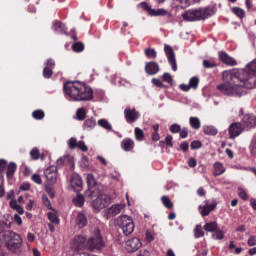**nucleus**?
Returning a JSON list of instances; mask_svg holds the SVG:
<instances>
[{
	"mask_svg": "<svg viewBox=\"0 0 256 256\" xmlns=\"http://www.w3.org/2000/svg\"><path fill=\"white\" fill-rule=\"evenodd\" d=\"M223 84L217 86L218 91L228 97L247 95L245 89L256 87V59L247 64L246 69H232L222 73Z\"/></svg>",
	"mask_w": 256,
	"mask_h": 256,
	"instance_id": "1",
	"label": "nucleus"
},
{
	"mask_svg": "<svg viewBox=\"0 0 256 256\" xmlns=\"http://www.w3.org/2000/svg\"><path fill=\"white\" fill-rule=\"evenodd\" d=\"M63 89L73 101H93V88L81 82H66Z\"/></svg>",
	"mask_w": 256,
	"mask_h": 256,
	"instance_id": "2",
	"label": "nucleus"
},
{
	"mask_svg": "<svg viewBox=\"0 0 256 256\" xmlns=\"http://www.w3.org/2000/svg\"><path fill=\"white\" fill-rule=\"evenodd\" d=\"M215 14V7L207 6L204 8L187 10L182 14L184 21L193 22V21H205L209 17H213Z\"/></svg>",
	"mask_w": 256,
	"mask_h": 256,
	"instance_id": "3",
	"label": "nucleus"
},
{
	"mask_svg": "<svg viewBox=\"0 0 256 256\" xmlns=\"http://www.w3.org/2000/svg\"><path fill=\"white\" fill-rule=\"evenodd\" d=\"M1 227L2 231H0V241H2V243H5L9 251H17V249H19V247L23 245V240L21 239V236L13 231H4L5 224H3V222H1Z\"/></svg>",
	"mask_w": 256,
	"mask_h": 256,
	"instance_id": "4",
	"label": "nucleus"
},
{
	"mask_svg": "<svg viewBox=\"0 0 256 256\" xmlns=\"http://www.w3.org/2000/svg\"><path fill=\"white\" fill-rule=\"evenodd\" d=\"M105 247V241L101 236L100 230H95L94 236L90 237L87 241L88 251H102Z\"/></svg>",
	"mask_w": 256,
	"mask_h": 256,
	"instance_id": "5",
	"label": "nucleus"
},
{
	"mask_svg": "<svg viewBox=\"0 0 256 256\" xmlns=\"http://www.w3.org/2000/svg\"><path fill=\"white\" fill-rule=\"evenodd\" d=\"M117 225L122 229L124 235H131L135 231V223H133V218L127 215L120 216L117 219Z\"/></svg>",
	"mask_w": 256,
	"mask_h": 256,
	"instance_id": "6",
	"label": "nucleus"
},
{
	"mask_svg": "<svg viewBox=\"0 0 256 256\" xmlns=\"http://www.w3.org/2000/svg\"><path fill=\"white\" fill-rule=\"evenodd\" d=\"M93 195L94 197L98 195L97 198L92 201V207H94V209L101 211V209H105L111 205V197L106 194H101V189L98 190V193L95 192Z\"/></svg>",
	"mask_w": 256,
	"mask_h": 256,
	"instance_id": "7",
	"label": "nucleus"
},
{
	"mask_svg": "<svg viewBox=\"0 0 256 256\" xmlns=\"http://www.w3.org/2000/svg\"><path fill=\"white\" fill-rule=\"evenodd\" d=\"M239 115L242 116V127L247 131H251V129H255L256 127V116L253 114H245L243 113V108L240 109Z\"/></svg>",
	"mask_w": 256,
	"mask_h": 256,
	"instance_id": "8",
	"label": "nucleus"
},
{
	"mask_svg": "<svg viewBox=\"0 0 256 256\" xmlns=\"http://www.w3.org/2000/svg\"><path fill=\"white\" fill-rule=\"evenodd\" d=\"M87 241L85 235H76L71 241L72 251H84L87 249Z\"/></svg>",
	"mask_w": 256,
	"mask_h": 256,
	"instance_id": "9",
	"label": "nucleus"
},
{
	"mask_svg": "<svg viewBox=\"0 0 256 256\" xmlns=\"http://www.w3.org/2000/svg\"><path fill=\"white\" fill-rule=\"evenodd\" d=\"M245 128L243 127V124L241 122H234L230 124L228 128V133H229V139H235L243 133Z\"/></svg>",
	"mask_w": 256,
	"mask_h": 256,
	"instance_id": "10",
	"label": "nucleus"
},
{
	"mask_svg": "<svg viewBox=\"0 0 256 256\" xmlns=\"http://www.w3.org/2000/svg\"><path fill=\"white\" fill-rule=\"evenodd\" d=\"M164 51L168 59V63L172 67V71H177V59H175V51H173V47L165 44Z\"/></svg>",
	"mask_w": 256,
	"mask_h": 256,
	"instance_id": "11",
	"label": "nucleus"
},
{
	"mask_svg": "<svg viewBox=\"0 0 256 256\" xmlns=\"http://www.w3.org/2000/svg\"><path fill=\"white\" fill-rule=\"evenodd\" d=\"M141 240L139 238H132L126 241V251L128 253H135V251H138V249H141L142 247Z\"/></svg>",
	"mask_w": 256,
	"mask_h": 256,
	"instance_id": "12",
	"label": "nucleus"
},
{
	"mask_svg": "<svg viewBox=\"0 0 256 256\" xmlns=\"http://www.w3.org/2000/svg\"><path fill=\"white\" fill-rule=\"evenodd\" d=\"M86 179L88 189L92 194L96 193V191L103 189V185L97 184V181L95 180V176H93V174H87Z\"/></svg>",
	"mask_w": 256,
	"mask_h": 256,
	"instance_id": "13",
	"label": "nucleus"
},
{
	"mask_svg": "<svg viewBox=\"0 0 256 256\" xmlns=\"http://www.w3.org/2000/svg\"><path fill=\"white\" fill-rule=\"evenodd\" d=\"M124 117L126 119V122L131 124V123H135V121H137V119H139L140 114L137 110H135V108H133V109L126 108L124 110Z\"/></svg>",
	"mask_w": 256,
	"mask_h": 256,
	"instance_id": "14",
	"label": "nucleus"
},
{
	"mask_svg": "<svg viewBox=\"0 0 256 256\" xmlns=\"http://www.w3.org/2000/svg\"><path fill=\"white\" fill-rule=\"evenodd\" d=\"M89 221L87 220V212L80 211L77 213L75 224L78 229H83L84 227H87Z\"/></svg>",
	"mask_w": 256,
	"mask_h": 256,
	"instance_id": "15",
	"label": "nucleus"
},
{
	"mask_svg": "<svg viewBox=\"0 0 256 256\" xmlns=\"http://www.w3.org/2000/svg\"><path fill=\"white\" fill-rule=\"evenodd\" d=\"M70 185L74 191L79 193L83 189V180L81 179V176L79 174H73L71 176Z\"/></svg>",
	"mask_w": 256,
	"mask_h": 256,
	"instance_id": "16",
	"label": "nucleus"
},
{
	"mask_svg": "<svg viewBox=\"0 0 256 256\" xmlns=\"http://www.w3.org/2000/svg\"><path fill=\"white\" fill-rule=\"evenodd\" d=\"M219 59L224 65H229L230 67H235L237 65V60H235L233 57L229 56L227 52L221 51L218 53Z\"/></svg>",
	"mask_w": 256,
	"mask_h": 256,
	"instance_id": "17",
	"label": "nucleus"
},
{
	"mask_svg": "<svg viewBox=\"0 0 256 256\" xmlns=\"http://www.w3.org/2000/svg\"><path fill=\"white\" fill-rule=\"evenodd\" d=\"M44 175L47 179V181H50V183H55L57 181V167L50 166L44 171Z\"/></svg>",
	"mask_w": 256,
	"mask_h": 256,
	"instance_id": "18",
	"label": "nucleus"
},
{
	"mask_svg": "<svg viewBox=\"0 0 256 256\" xmlns=\"http://www.w3.org/2000/svg\"><path fill=\"white\" fill-rule=\"evenodd\" d=\"M215 209H217V201L204 206H199V211L202 217H207L209 213H211V211H215Z\"/></svg>",
	"mask_w": 256,
	"mask_h": 256,
	"instance_id": "19",
	"label": "nucleus"
},
{
	"mask_svg": "<svg viewBox=\"0 0 256 256\" xmlns=\"http://www.w3.org/2000/svg\"><path fill=\"white\" fill-rule=\"evenodd\" d=\"M145 72L148 75H157L159 73V64L157 62H148L145 65Z\"/></svg>",
	"mask_w": 256,
	"mask_h": 256,
	"instance_id": "20",
	"label": "nucleus"
},
{
	"mask_svg": "<svg viewBox=\"0 0 256 256\" xmlns=\"http://www.w3.org/2000/svg\"><path fill=\"white\" fill-rule=\"evenodd\" d=\"M121 147L123 151H131L135 149V142L131 138H125L121 142Z\"/></svg>",
	"mask_w": 256,
	"mask_h": 256,
	"instance_id": "21",
	"label": "nucleus"
},
{
	"mask_svg": "<svg viewBox=\"0 0 256 256\" xmlns=\"http://www.w3.org/2000/svg\"><path fill=\"white\" fill-rule=\"evenodd\" d=\"M123 209H124V206L121 204L112 205L108 209V215H109V217H116V215H119V213H121V211H123Z\"/></svg>",
	"mask_w": 256,
	"mask_h": 256,
	"instance_id": "22",
	"label": "nucleus"
},
{
	"mask_svg": "<svg viewBox=\"0 0 256 256\" xmlns=\"http://www.w3.org/2000/svg\"><path fill=\"white\" fill-rule=\"evenodd\" d=\"M53 29L56 33H60V35L67 33V27L61 21H55L53 23Z\"/></svg>",
	"mask_w": 256,
	"mask_h": 256,
	"instance_id": "23",
	"label": "nucleus"
},
{
	"mask_svg": "<svg viewBox=\"0 0 256 256\" xmlns=\"http://www.w3.org/2000/svg\"><path fill=\"white\" fill-rule=\"evenodd\" d=\"M95 125H97V121L95 120V118L91 117L84 121V124L82 127L85 131H91L95 129Z\"/></svg>",
	"mask_w": 256,
	"mask_h": 256,
	"instance_id": "24",
	"label": "nucleus"
},
{
	"mask_svg": "<svg viewBox=\"0 0 256 256\" xmlns=\"http://www.w3.org/2000/svg\"><path fill=\"white\" fill-rule=\"evenodd\" d=\"M48 220L53 225H59L61 223V220L59 219V214H57L56 211L48 212L47 213Z\"/></svg>",
	"mask_w": 256,
	"mask_h": 256,
	"instance_id": "25",
	"label": "nucleus"
},
{
	"mask_svg": "<svg viewBox=\"0 0 256 256\" xmlns=\"http://www.w3.org/2000/svg\"><path fill=\"white\" fill-rule=\"evenodd\" d=\"M218 228L219 224H217L215 221L208 222L203 227L204 231H207L208 233H215Z\"/></svg>",
	"mask_w": 256,
	"mask_h": 256,
	"instance_id": "26",
	"label": "nucleus"
},
{
	"mask_svg": "<svg viewBox=\"0 0 256 256\" xmlns=\"http://www.w3.org/2000/svg\"><path fill=\"white\" fill-rule=\"evenodd\" d=\"M189 123L192 129H195L196 131H199V129H201V120L199 118L191 116L189 118Z\"/></svg>",
	"mask_w": 256,
	"mask_h": 256,
	"instance_id": "27",
	"label": "nucleus"
},
{
	"mask_svg": "<svg viewBox=\"0 0 256 256\" xmlns=\"http://www.w3.org/2000/svg\"><path fill=\"white\" fill-rule=\"evenodd\" d=\"M15 171H17V164L15 162H10L7 167V178L11 179L13 175H15Z\"/></svg>",
	"mask_w": 256,
	"mask_h": 256,
	"instance_id": "28",
	"label": "nucleus"
},
{
	"mask_svg": "<svg viewBox=\"0 0 256 256\" xmlns=\"http://www.w3.org/2000/svg\"><path fill=\"white\" fill-rule=\"evenodd\" d=\"M223 173H225V167H223V164L221 162H216L214 164L215 177H219V175H223Z\"/></svg>",
	"mask_w": 256,
	"mask_h": 256,
	"instance_id": "29",
	"label": "nucleus"
},
{
	"mask_svg": "<svg viewBox=\"0 0 256 256\" xmlns=\"http://www.w3.org/2000/svg\"><path fill=\"white\" fill-rule=\"evenodd\" d=\"M73 204L75 207H83L85 205V196L82 194H77L76 197L73 199Z\"/></svg>",
	"mask_w": 256,
	"mask_h": 256,
	"instance_id": "30",
	"label": "nucleus"
},
{
	"mask_svg": "<svg viewBox=\"0 0 256 256\" xmlns=\"http://www.w3.org/2000/svg\"><path fill=\"white\" fill-rule=\"evenodd\" d=\"M191 0H174L175 7H179L180 9H187L191 5Z\"/></svg>",
	"mask_w": 256,
	"mask_h": 256,
	"instance_id": "31",
	"label": "nucleus"
},
{
	"mask_svg": "<svg viewBox=\"0 0 256 256\" xmlns=\"http://www.w3.org/2000/svg\"><path fill=\"white\" fill-rule=\"evenodd\" d=\"M167 10L160 8V9H152L151 10V16L152 17H165V15H167Z\"/></svg>",
	"mask_w": 256,
	"mask_h": 256,
	"instance_id": "32",
	"label": "nucleus"
},
{
	"mask_svg": "<svg viewBox=\"0 0 256 256\" xmlns=\"http://www.w3.org/2000/svg\"><path fill=\"white\" fill-rule=\"evenodd\" d=\"M203 131L205 135H212V136H215L218 133L217 128H215L214 126H204Z\"/></svg>",
	"mask_w": 256,
	"mask_h": 256,
	"instance_id": "33",
	"label": "nucleus"
},
{
	"mask_svg": "<svg viewBox=\"0 0 256 256\" xmlns=\"http://www.w3.org/2000/svg\"><path fill=\"white\" fill-rule=\"evenodd\" d=\"M98 125L99 127H102V129H106V131H111V129H113L111 123H109L106 119L98 120Z\"/></svg>",
	"mask_w": 256,
	"mask_h": 256,
	"instance_id": "34",
	"label": "nucleus"
},
{
	"mask_svg": "<svg viewBox=\"0 0 256 256\" xmlns=\"http://www.w3.org/2000/svg\"><path fill=\"white\" fill-rule=\"evenodd\" d=\"M134 135L136 141H143V139H145V132H143L139 127L135 128Z\"/></svg>",
	"mask_w": 256,
	"mask_h": 256,
	"instance_id": "35",
	"label": "nucleus"
},
{
	"mask_svg": "<svg viewBox=\"0 0 256 256\" xmlns=\"http://www.w3.org/2000/svg\"><path fill=\"white\" fill-rule=\"evenodd\" d=\"M76 117L78 121H85L87 117V111H85V108H79L76 112Z\"/></svg>",
	"mask_w": 256,
	"mask_h": 256,
	"instance_id": "36",
	"label": "nucleus"
},
{
	"mask_svg": "<svg viewBox=\"0 0 256 256\" xmlns=\"http://www.w3.org/2000/svg\"><path fill=\"white\" fill-rule=\"evenodd\" d=\"M202 65L204 69H215L217 62L215 60H203Z\"/></svg>",
	"mask_w": 256,
	"mask_h": 256,
	"instance_id": "37",
	"label": "nucleus"
},
{
	"mask_svg": "<svg viewBox=\"0 0 256 256\" xmlns=\"http://www.w3.org/2000/svg\"><path fill=\"white\" fill-rule=\"evenodd\" d=\"M161 201L166 209H173V202L171 201L169 196H162Z\"/></svg>",
	"mask_w": 256,
	"mask_h": 256,
	"instance_id": "38",
	"label": "nucleus"
},
{
	"mask_svg": "<svg viewBox=\"0 0 256 256\" xmlns=\"http://www.w3.org/2000/svg\"><path fill=\"white\" fill-rule=\"evenodd\" d=\"M144 55L148 57V59H156L157 58V51L153 48H148L144 50Z\"/></svg>",
	"mask_w": 256,
	"mask_h": 256,
	"instance_id": "39",
	"label": "nucleus"
},
{
	"mask_svg": "<svg viewBox=\"0 0 256 256\" xmlns=\"http://www.w3.org/2000/svg\"><path fill=\"white\" fill-rule=\"evenodd\" d=\"M32 117L37 121H41V119H45V112L43 110H35L32 112Z\"/></svg>",
	"mask_w": 256,
	"mask_h": 256,
	"instance_id": "40",
	"label": "nucleus"
},
{
	"mask_svg": "<svg viewBox=\"0 0 256 256\" xmlns=\"http://www.w3.org/2000/svg\"><path fill=\"white\" fill-rule=\"evenodd\" d=\"M232 13L236 15V17H239V19H245V10L239 7H234L232 9Z\"/></svg>",
	"mask_w": 256,
	"mask_h": 256,
	"instance_id": "41",
	"label": "nucleus"
},
{
	"mask_svg": "<svg viewBox=\"0 0 256 256\" xmlns=\"http://www.w3.org/2000/svg\"><path fill=\"white\" fill-rule=\"evenodd\" d=\"M72 49L75 51V53H81V51L85 50V44L82 42H76L72 45Z\"/></svg>",
	"mask_w": 256,
	"mask_h": 256,
	"instance_id": "42",
	"label": "nucleus"
},
{
	"mask_svg": "<svg viewBox=\"0 0 256 256\" xmlns=\"http://www.w3.org/2000/svg\"><path fill=\"white\" fill-rule=\"evenodd\" d=\"M212 237L213 239L221 241L222 239H225V234L223 233V230L219 229L218 227V229L214 232Z\"/></svg>",
	"mask_w": 256,
	"mask_h": 256,
	"instance_id": "43",
	"label": "nucleus"
},
{
	"mask_svg": "<svg viewBox=\"0 0 256 256\" xmlns=\"http://www.w3.org/2000/svg\"><path fill=\"white\" fill-rule=\"evenodd\" d=\"M189 86L191 89H197L199 87V77L194 76L189 80Z\"/></svg>",
	"mask_w": 256,
	"mask_h": 256,
	"instance_id": "44",
	"label": "nucleus"
},
{
	"mask_svg": "<svg viewBox=\"0 0 256 256\" xmlns=\"http://www.w3.org/2000/svg\"><path fill=\"white\" fill-rule=\"evenodd\" d=\"M67 161H69V156H62L60 157L57 161H56V167L58 169H61V167H63V165H65V163H67Z\"/></svg>",
	"mask_w": 256,
	"mask_h": 256,
	"instance_id": "45",
	"label": "nucleus"
},
{
	"mask_svg": "<svg viewBox=\"0 0 256 256\" xmlns=\"http://www.w3.org/2000/svg\"><path fill=\"white\" fill-rule=\"evenodd\" d=\"M249 151L251 155H256V135L253 136L250 142Z\"/></svg>",
	"mask_w": 256,
	"mask_h": 256,
	"instance_id": "46",
	"label": "nucleus"
},
{
	"mask_svg": "<svg viewBox=\"0 0 256 256\" xmlns=\"http://www.w3.org/2000/svg\"><path fill=\"white\" fill-rule=\"evenodd\" d=\"M45 191L49 195L50 199H53V197H55V189H53V186L51 184H47L45 186Z\"/></svg>",
	"mask_w": 256,
	"mask_h": 256,
	"instance_id": "47",
	"label": "nucleus"
},
{
	"mask_svg": "<svg viewBox=\"0 0 256 256\" xmlns=\"http://www.w3.org/2000/svg\"><path fill=\"white\" fill-rule=\"evenodd\" d=\"M30 156L32 157V159H33L34 161H37V159H39V157H41V152H39V149L33 148V149L30 151Z\"/></svg>",
	"mask_w": 256,
	"mask_h": 256,
	"instance_id": "48",
	"label": "nucleus"
},
{
	"mask_svg": "<svg viewBox=\"0 0 256 256\" xmlns=\"http://www.w3.org/2000/svg\"><path fill=\"white\" fill-rule=\"evenodd\" d=\"M194 233H195L196 239L204 237V235H205V232H203V229H201V225L196 226Z\"/></svg>",
	"mask_w": 256,
	"mask_h": 256,
	"instance_id": "49",
	"label": "nucleus"
},
{
	"mask_svg": "<svg viewBox=\"0 0 256 256\" xmlns=\"http://www.w3.org/2000/svg\"><path fill=\"white\" fill-rule=\"evenodd\" d=\"M238 197H240L242 201H247L249 199L247 192H245L243 188H238Z\"/></svg>",
	"mask_w": 256,
	"mask_h": 256,
	"instance_id": "50",
	"label": "nucleus"
},
{
	"mask_svg": "<svg viewBox=\"0 0 256 256\" xmlns=\"http://www.w3.org/2000/svg\"><path fill=\"white\" fill-rule=\"evenodd\" d=\"M201 147H203V144L199 140H194L190 144L192 151H195V149H201Z\"/></svg>",
	"mask_w": 256,
	"mask_h": 256,
	"instance_id": "51",
	"label": "nucleus"
},
{
	"mask_svg": "<svg viewBox=\"0 0 256 256\" xmlns=\"http://www.w3.org/2000/svg\"><path fill=\"white\" fill-rule=\"evenodd\" d=\"M53 77V70L50 68H45L43 69V78L44 79H51Z\"/></svg>",
	"mask_w": 256,
	"mask_h": 256,
	"instance_id": "52",
	"label": "nucleus"
},
{
	"mask_svg": "<svg viewBox=\"0 0 256 256\" xmlns=\"http://www.w3.org/2000/svg\"><path fill=\"white\" fill-rule=\"evenodd\" d=\"M163 81H165V83H169V85H173V77L171 76V74L165 72L162 76Z\"/></svg>",
	"mask_w": 256,
	"mask_h": 256,
	"instance_id": "53",
	"label": "nucleus"
},
{
	"mask_svg": "<svg viewBox=\"0 0 256 256\" xmlns=\"http://www.w3.org/2000/svg\"><path fill=\"white\" fill-rule=\"evenodd\" d=\"M31 180L36 183V185H41L43 183V179H41V175L34 174L31 176Z\"/></svg>",
	"mask_w": 256,
	"mask_h": 256,
	"instance_id": "54",
	"label": "nucleus"
},
{
	"mask_svg": "<svg viewBox=\"0 0 256 256\" xmlns=\"http://www.w3.org/2000/svg\"><path fill=\"white\" fill-rule=\"evenodd\" d=\"M44 65L46 69H50L53 71V69H55V60L50 58L46 61Z\"/></svg>",
	"mask_w": 256,
	"mask_h": 256,
	"instance_id": "55",
	"label": "nucleus"
},
{
	"mask_svg": "<svg viewBox=\"0 0 256 256\" xmlns=\"http://www.w3.org/2000/svg\"><path fill=\"white\" fill-rule=\"evenodd\" d=\"M78 144H79V142H77V139L72 137L69 139L68 147H69V149H76Z\"/></svg>",
	"mask_w": 256,
	"mask_h": 256,
	"instance_id": "56",
	"label": "nucleus"
},
{
	"mask_svg": "<svg viewBox=\"0 0 256 256\" xmlns=\"http://www.w3.org/2000/svg\"><path fill=\"white\" fill-rule=\"evenodd\" d=\"M180 137L181 139H187V137H189V128L184 127L182 129H180Z\"/></svg>",
	"mask_w": 256,
	"mask_h": 256,
	"instance_id": "57",
	"label": "nucleus"
},
{
	"mask_svg": "<svg viewBox=\"0 0 256 256\" xmlns=\"http://www.w3.org/2000/svg\"><path fill=\"white\" fill-rule=\"evenodd\" d=\"M170 131H171V133H180V131H181V125H179V124H172L171 126H170Z\"/></svg>",
	"mask_w": 256,
	"mask_h": 256,
	"instance_id": "58",
	"label": "nucleus"
},
{
	"mask_svg": "<svg viewBox=\"0 0 256 256\" xmlns=\"http://www.w3.org/2000/svg\"><path fill=\"white\" fill-rule=\"evenodd\" d=\"M78 149H81L84 153H87V151H89V148L87 147V144H85L84 141H79L78 142Z\"/></svg>",
	"mask_w": 256,
	"mask_h": 256,
	"instance_id": "59",
	"label": "nucleus"
},
{
	"mask_svg": "<svg viewBox=\"0 0 256 256\" xmlns=\"http://www.w3.org/2000/svg\"><path fill=\"white\" fill-rule=\"evenodd\" d=\"M180 149L183 151V153H187L189 151V142L183 141L180 144Z\"/></svg>",
	"mask_w": 256,
	"mask_h": 256,
	"instance_id": "60",
	"label": "nucleus"
},
{
	"mask_svg": "<svg viewBox=\"0 0 256 256\" xmlns=\"http://www.w3.org/2000/svg\"><path fill=\"white\" fill-rule=\"evenodd\" d=\"M140 6L142 7V9H144V11H147V13H149V15H151V11H153V8H151V6H149V4H147V2H142L140 4Z\"/></svg>",
	"mask_w": 256,
	"mask_h": 256,
	"instance_id": "61",
	"label": "nucleus"
},
{
	"mask_svg": "<svg viewBox=\"0 0 256 256\" xmlns=\"http://www.w3.org/2000/svg\"><path fill=\"white\" fill-rule=\"evenodd\" d=\"M146 241L148 243H152V241H155V234L153 232H146Z\"/></svg>",
	"mask_w": 256,
	"mask_h": 256,
	"instance_id": "62",
	"label": "nucleus"
},
{
	"mask_svg": "<svg viewBox=\"0 0 256 256\" xmlns=\"http://www.w3.org/2000/svg\"><path fill=\"white\" fill-rule=\"evenodd\" d=\"M248 247H255L256 245V236L255 235H251L249 238H248Z\"/></svg>",
	"mask_w": 256,
	"mask_h": 256,
	"instance_id": "63",
	"label": "nucleus"
},
{
	"mask_svg": "<svg viewBox=\"0 0 256 256\" xmlns=\"http://www.w3.org/2000/svg\"><path fill=\"white\" fill-rule=\"evenodd\" d=\"M164 143L167 145V147H173V136L167 135Z\"/></svg>",
	"mask_w": 256,
	"mask_h": 256,
	"instance_id": "64",
	"label": "nucleus"
}]
</instances>
